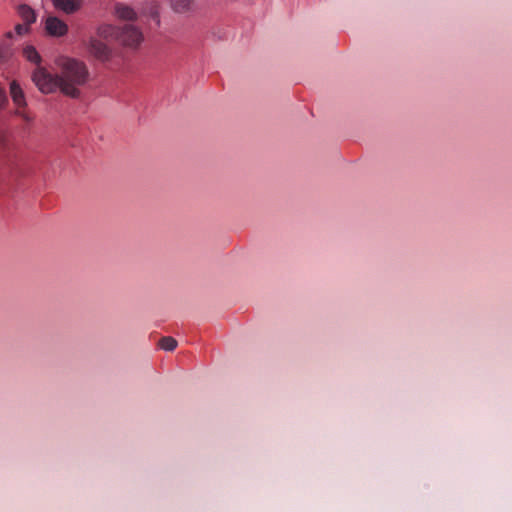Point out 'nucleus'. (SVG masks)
Wrapping results in <instances>:
<instances>
[{
	"mask_svg": "<svg viewBox=\"0 0 512 512\" xmlns=\"http://www.w3.org/2000/svg\"><path fill=\"white\" fill-rule=\"evenodd\" d=\"M8 104V97L4 88L0 87V109H3Z\"/></svg>",
	"mask_w": 512,
	"mask_h": 512,
	"instance_id": "nucleus-15",
	"label": "nucleus"
},
{
	"mask_svg": "<svg viewBox=\"0 0 512 512\" xmlns=\"http://www.w3.org/2000/svg\"><path fill=\"white\" fill-rule=\"evenodd\" d=\"M60 78V92L73 99L80 98L81 88L90 79L87 65L78 59L63 57L57 60Z\"/></svg>",
	"mask_w": 512,
	"mask_h": 512,
	"instance_id": "nucleus-1",
	"label": "nucleus"
},
{
	"mask_svg": "<svg viewBox=\"0 0 512 512\" xmlns=\"http://www.w3.org/2000/svg\"><path fill=\"white\" fill-rule=\"evenodd\" d=\"M7 36H8V37H11V36H12V33H11V32H8V33H7Z\"/></svg>",
	"mask_w": 512,
	"mask_h": 512,
	"instance_id": "nucleus-18",
	"label": "nucleus"
},
{
	"mask_svg": "<svg viewBox=\"0 0 512 512\" xmlns=\"http://www.w3.org/2000/svg\"><path fill=\"white\" fill-rule=\"evenodd\" d=\"M143 16L149 17L160 25L159 5L157 2H147L141 9Z\"/></svg>",
	"mask_w": 512,
	"mask_h": 512,
	"instance_id": "nucleus-10",
	"label": "nucleus"
},
{
	"mask_svg": "<svg viewBox=\"0 0 512 512\" xmlns=\"http://www.w3.org/2000/svg\"><path fill=\"white\" fill-rule=\"evenodd\" d=\"M31 79L43 94H52L57 90L60 91L59 72L53 74L43 66H36L32 71Z\"/></svg>",
	"mask_w": 512,
	"mask_h": 512,
	"instance_id": "nucleus-2",
	"label": "nucleus"
},
{
	"mask_svg": "<svg viewBox=\"0 0 512 512\" xmlns=\"http://www.w3.org/2000/svg\"><path fill=\"white\" fill-rule=\"evenodd\" d=\"M116 16L125 21H136L138 19V13L130 6L125 4H117L115 6Z\"/></svg>",
	"mask_w": 512,
	"mask_h": 512,
	"instance_id": "nucleus-8",
	"label": "nucleus"
},
{
	"mask_svg": "<svg viewBox=\"0 0 512 512\" xmlns=\"http://www.w3.org/2000/svg\"><path fill=\"white\" fill-rule=\"evenodd\" d=\"M159 346L165 351H173L177 346V341L172 337H162Z\"/></svg>",
	"mask_w": 512,
	"mask_h": 512,
	"instance_id": "nucleus-13",
	"label": "nucleus"
},
{
	"mask_svg": "<svg viewBox=\"0 0 512 512\" xmlns=\"http://www.w3.org/2000/svg\"><path fill=\"white\" fill-rule=\"evenodd\" d=\"M28 31H29V25H27L26 23L17 24L15 26V32L20 36L26 34Z\"/></svg>",
	"mask_w": 512,
	"mask_h": 512,
	"instance_id": "nucleus-16",
	"label": "nucleus"
},
{
	"mask_svg": "<svg viewBox=\"0 0 512 512\" xmlns=\"http://www.w3.org/2000/svg\"><path fill=\"white\" fill-rule=\"evenodd\" d=\"M169 7L175 14H192L196 11V0H169Z\"/></svg>",
	"mask_w": 512,
	"mask_h": 512,
	"instance_id": "nucleus-6",
	"label": "nucleus"
},
{
	"mask_svg": "<svg viewBox=\"0 0 512 512\" xmlns=\"http://www.w3.org/2000/svg\"><path fill=\"white\" fill-rule=\"evenodd\" d=\"M27 125H30L31 123L34 122L35 120V116L33 115L32 112H29V113H25V114H21V117H20Z\"/></svg>",
	"mask_w": 512,
	"mask_h": 512,
	"instance_id": "nucleus-17",
	"label": "nucleus"
},
{
	"mask_svg": "<svg viewBox=\"0 0 512 512\" xmlns=\"http://www.w3.org/2000/svg\"><path fill=\"white\" fill-rule=\"evenodd\" d=\"M29 112H31V111L28 109V103L25 102V104L23 106L15 105V110L13 111V114L17 117H21V114H25V113H29Z\"/></svg>",
	"mask_w": 512,
	"mask_h": 512,
	"instance_id": "nucleus-14",
	"label": "nucleus"
},
{
	"mask_svg": "<svg viewBox=\"0 0 512 512\" xmlns=\"http://www.w3.org/2000/svg\"><path fill=\"white\" fill-rule=\"evenodd\" d=\"M86 48L93 57L100 61H107L111 56L110 48L95 37H90L86 43Z\"/></svg>",
	"mask_w": 512,
	"mask_h": 512,
	"instance_id": "nucleus-4",
	"label": "nucleus"
},
{
	"mask_svg": "<svg viewBox=\"0 0 512 512\" xmlns=\"http://www.w3.org/2000/svg\"><path fill=\"white\" fill-rule=\"evenodd\" d=\"M23 55L29 62L34 63L37 66H41V56L33 46H26L23 49Z\"/></svg>",
	"mask_w": 512,
	"mask_h": 512,
	"instance_id": "nucleus-12",
	"label": "nucleus"
},
{
	"mask_svg": "<svg viewBox=\"0 0 512 512\" xmlns=\"http://www.w3.org/2000/svg\"><path fill=\"white\" fill-rule=\"evenodd\" d=\"M54 7L58 10L65 12L66 14H73L77 12L82 4L83 0H51Z\"/></svg>",
	"mask_w": 512,
	"mask_h": 512,
	"instance_id": "nucleus-7",
	"label": "nucleus"
},
{
	"mask_svg": "<svg viewBox=\"0 0 512 512\" xmlns=\"http://www.w3.org/2000/svg\"><path fill=\"white\" fill-rule=\"evenodd\" d=\"M17 12L21 19L26 23L27 25H31L36 21V14L35 11L27 4H21L17 8Z\"/></svg>",
	"mask_w": 512,
	"mask_h": 512,
	"instance_id": "nucleus-11",
	"label": "nucleus"
},
{
	"mask_svg": "<svg viewBox=\"0 0 512 512\" xmlns=\"http://www.w3.org/2000/svg\"><path fill=\"white\" fill-rule=\"evenodd\" d=\"M46 32L54 37H62L68 32V25L55 16L47 17L45 21Z\"/></svg>",
	"mask_w": 512,
	"mask_h": 512,
	"instance_id": "nucleus-5",
	"label": "nucleus"
},
{
	"mask_svg": "<svg viewBox=\"0 0 512 512\" xmlns=\"http://www.w3.org/2000/svg\"><path fill=\"white\" fill-rule=\"evenodd\" d=\"M116 37L123 46L133 50L138 49L144 41L142 30L133 24H125L119 27Z\"/></svg>",
	"mask_w": 512,
	"mask_h": 512,
	"instance_id": "nucleus-3",
	"label": "nucleus"
},
{
	"mask_svg": "<svg viewBox=\"0 0 512 512\" xmlns=\"http://www.w3.org/2000/svg\"><path fill=\"white\" fill-rule=\"evenodd\" d=\"M9 88H10V96L13 101V104L23 106L25 104V102H27V100H26L25 93H24L23 89L21 88V86L19 85V83L17 81L13 80L10 83Z\"/></svg>",
	"mask_w": 512,
	"mask_h": 512,
	"instance_id": "nucleus-9",
	"label": "nucleus"
}]
</instances>
